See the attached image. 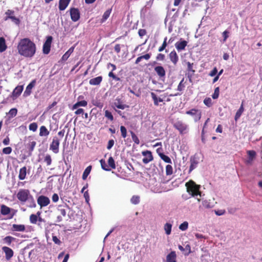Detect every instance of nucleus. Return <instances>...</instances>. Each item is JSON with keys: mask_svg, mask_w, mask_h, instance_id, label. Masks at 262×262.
I'll use <instances>...</instances> for the list:
<instances>
[{"mask_svg": "<svg viewBox=\"0 0 262 262\" xmlns=\"http://www.w3.org/2000/svg\"><path fill=\"white\" fill-rule=\"evenodd\" d=\"M18 53L26 58H32L35 54L36 46L35 43L28 38L20 39L17 46Z\"/></svg>", "mask_w": 262, "mask_h": 262, "instance_id": "nucleus-1", "label": "nucleus"}, {"mask_svg": "<svg viewBox=\"0 0 262 262\" xmlns=\"http://www.w3.org/2000/svg\"><path fill=\"white\" fill-rule=\"evenodd\" d=\"M185 185L187 191L192 195H197L200 194V186L196 184L194 181H188Z\"/></svg>", "mask_w": 262, "mask_h": 262, "instance_id": "nucleus-2", "label": "nucleus"}, {"mask_svg": "<svg viewBox=\"0 0 262 262\" xmlns=\"http://www.w3.org/2000/svg\"><path fill=\"white\" fill-rule=\"evenodd\" d=\"M168 181H154L150 185V189L152 191L156 193H160L163 191H166L165 189H163V186Z\"/></svg>", "mask_w": 262, "mask_h": 262, "instance_id": "nucleus-3", "label": "nucleus"}, {"mask_svg": "<svg viewBox=\"0 0 262 262\" xmlns=\"http://www.w3.org/2000/svg\"><path fill=\"white\" fill-rule=\"evenodd\" d=\"M187 115L191 116L194 120V122L199 121L202 116V111L200 110L192 108L189 111H186Z\"/></svg>", "mask_w": 262, "mask_h": 262, "instance_id": "nucleus-4", "label": "nucleus"}, {"mask_svg": "<svg viewBox=\"0 0 262 262\" xmlns=\"http://www.w3.org/2000/svg\"><path fill=\"white\" fill-rule=\"evenodd\" d=\"M30 195V192L28 189H20L17 194V198L18 200L21 202H26Z\"/></svg>", "mask_w": 262, "mask_h": 262, "instance_id": "nucleus-5", "label": "nucleus"}, {"mask_svg": "<svg viewBox=\"0 0 262 262\" xmlns=\"http://www.w3.org/2000/svg\"><path fill=\"white\" fill-rule=\"evenodd\" d=\"M174 127L178 129L181 134H186L188 131V126L182 121H179L174 124Z\"/></svg>", "mask_w": 262, "mask_h": 262, "instance_id": "nucleus-6", "label": "nucleus"}, {"mask_svg": "<svg viewBox=\"0 0 262 262\" xmlns=\"http://www.w3.org/2000/svg\"><path fill=\"white\" fill-rule=\"evenodd\" d=\"M60 141L57 137H54L50 145V149L54 153L57 154L59 152Z\"/></svg>", "mask_w": 262, "mask_h": 262, "instance_id": "nucleus-7", "label": "nucleus"}, {"mask_svg": "<svg viewBox=\"0 0 262 262\" xmlns=\"http://www.w3.org/2000/svg\"><path fill=\"white\" fill-rule=\"evenodd\" d=\"M53 38L51 36H48L45 42L43 43L42 52L45 54L49 53L51 49V45L52 42Z\"/></svg>", "mask_w": 262, "mask_h": 262, "instance_id": "nucleus-8", "label": "nucleus"}, {"mask_svg": "<svg viewBox=\"0 0 262 262\" xmlns=\"http://www.w3.org/2000/svg\"><path fill=\"white\" fill-rule=\"evenodd\" d=\"M49 199L46 196L40 195L37 199V203L40 207H45L50 204Z\"/></svg>", "mask_w": 262, "mask_h": 262, "instance_id": "nucleus-9", "label": "nucleus"}, {"mask_svg": "<svg viewBox=\"0 0 262 262\" xmlns=\"http://www.w3.org/2000/svg\"><path fill=\"white\" fill-rule=\"evenodd\" d=\"M142 155L144 157L142 161L144 164H147L153 160L151 152L149 150L144 151L142 152Z\"/></svg>", "mask_w": 262, "mask_h": 262, "instance_id": "nucleus-10", "label": "nucleus"}, {"mask_svg": "<svg viewBox=\"0 0 262 262\" xmlns=\"http://www.w3.org/2000/svg\"><path fill=\"white\" fill-rule=\"evenodd\" d=\"M2 250L5 254L6 259L10 260L13 256V251L9 247L4 246L2 247Z\"/></svg>", "mask_w": 262, "mask_h": 262, "instance_id": "nucleus-11", "label": "nucleus"}, {"mask_svg": "<svg viewBox=\"0 0 262 262\" xmlns=\"http://www.w3.org/2000/svg\"><path fill=\"white\" fill-rule=\"evenodd\" d=\"M23 89L24 88L23 85H18L14 89L11 94V97L13 99H15L21 94L23 91Z\"/></svg>", "mask_w": 262, "mask_h": 262, "instance_id": "nucleus-12", "label": "nucleus"}, {"mask_svg": "<svg viewBox=\"0 0 262 262\" xmlns=\"http://www.w3.org/2000/svg\"><path fill=\"white\" fill-rule=\"evenodd\" d=\"M71 17L73 21H77L80 17V14L78 10L75 8H72L70 11Z\"/></svg>", "mask_w": 262, "mask_h": 262, "instance_id": "nucleus-13", "label": "nucleus"}, {"mask_svg": "<svg viewBox=\"0 0 262 262\" xmlns=\"http://www.w3.org/2000/svg\"><path fill=\"white\" fill-rule=\"evenodd\" d=\"M36 84V80H32L26 87V90L24 92V96L27 97L29 96L32 91V89L35 86Z\"/></svg>", "mask_w": 262, "mask_h": 262, "instance_id": "nucleus-14", "label": "nucleus"}, {"mask_svg": "<svg viewBox=\"0 0 262 262\" xmlns=\"http://www.w3.org/2000/svg\"><path fill=\"white\" fill-rule=\"evenodd\" d=\"M169 57L170 61L174 64H176L179 59V57L176 52L175 51H171L169 54Z\"/></svg>", "mask_w": 262, "mask_h": 262, "instance_id": "nucleus-15", "label": "nucleus"}, {"mask_svg": "<svg viewBox=\"0 0 262 262\" xmlns=\"http://www.w3.org/2000/svg\"><path fill=\"white\" fill-rule=\"evenodd\" d=\"M187 42L185 40H183L181 41H179L176 43L175 47L176 48L178 51H182L183 50L186 46H187Z\"/></svg>", "mask_w": 262, "mask_h": 262, "instance_id": "nucleus-16", "label": "nucleus"}, {"mask_svg": "<svg viewBox=\"0 0 262 262\" xmlns=\"http://www.w3.org/2000/svg\"><path fill=\"white\" fill-rule=\"evenodd\" d=\"M176 254L174 251H171L166 256L167 262H176Z\"/></svg>", "mask_w": 262, "mask_h": 262, "instance_id": "nucleus-17", "label": "nucleus"}, {"mask_svg": "<svg viewBox=\"0 0 262 262\" xmlns=\"http://www.w3.org/2000/svg\"><path fill=\"white\" fill-rule=\"evenodd\" d=\"M70 1L71 0H60L59 5V10L61 11L65 10L68 6Z\"/></svg>", "mask_w": 262, "mask_h": 262, "instance_id": "nucleus-18", "label": "nucleus"}, {"mask_svg": "<svg viewBox=\"0 0 262 262\" xmlns=\"http://www.w3.org/2000/svg\"><path fill=\"white\" fill-rule=\"evenodd\" d=\"M25 229L26 227L24 225L13 224L12 225V230L13 231L23 232Z\"/></svg>", "mask_w": 262, "mask_h": 262, "instance_id": "nucleus-19", "label": "nucleus"}, {"mask_svg": "<svg viewBox=\"0 0 262 262\" xmlns=\"http://www.w3.org/2000/svg\"><path fill=\"white\" fill-rule=\"evenodd\" d=\"M50 132L46 126H41L39 128V136L40 137H47L49 135Z\"/></svg>", "mask_w": 262, "mask_h": 262, "instance_id": "nucleus-20", "label": "nucleus"}, {"mask_svg": "<svg viewBox=\"0 0 262 262\" xmlns=\"http://www.w3.org/2000/svg\"><path fill=\"white\" fill-rule=\"evenodd\" d=\"M102 77L98 76L90 79L89 83L91 85H96L99 84L102 81Z\"/></svg>", "mask_w": 262, "mask_h": 262, "instance_id": "nucleus-21", "label": "nucleus"}, {"mask_svg": "<svg viewBox=\"0 0 262 262\" xmlns=\"http://www.w3.org/2000/svg\"><path fill=\"white\" fill-rule=\"evenodd\" d=\"M75 47L73 46L71 47L62 56V60L63 61L67 60L68 58L70 57L71 54L73 52Z\"/></svg>", "mask_w": 262, "mask_h": 262, "instance_id": "nucleus-22", "label": "nucleus"}, {"mask_svg": "<svg viewBox=\"0 0 262 262\" xmlns=\"http://www.w3.org/2000/svg\"><path fill=\"white\" fill-rule=\"evenodd\" d=\"M155 71L157 74L160 77H163L165 75V71L164 69L161 66H158L155 67Z\"/></svg>", "mask_w": 262, "mask_h": 262, "instance_id": "nucleus-23", "label": "nucleus"}, {"mask_svg": "<svg viewBox=\"0 0 262 262\" xmlns=\"http://www.w3.org/2000/svg\"><path fill=\"white\" fill-rule=\"evenodd\" d=\"M11 212V209L8 206L2 205L1 206V213L4 215L9 214Z\"/></svg>", "mask_w": 262, "mask_h": 262, "instance_id": "nucleus-24", "label": "nucleus"}, {"mask_svg": "<svg viewBox=\"0 0 262 262\" xmlns=\"http://www.w3.org/2000/svg\"><path fill=\"white\" fill-rule=\"evenodd\" d=\"M88 102L85 100L78 101L73 105L72 110H76L79 106H86Z\"/></svg>", "mask_w": 262, "mask_h": 262, "instance_id": "nucleus-25", "label": "nucleus"}, {"mask_svg": "<svg viewBox=\"0 0 262 262\" xmlns=\"http://www.w3.org/2000/svg\"><path fill=\"white\" fill-rule=\"evenodd\" d=\"M7 47L5 39L4 37H0V52L2 53L4 52Z\"/></svg>", "mask_w": 262, "mask_h": 262, "instance_id": "nucleus-26", "label": "nucleus"}, {"mask_svg": "<svg viewBox=\"0 0 262 262\" xmlns=\"http://www.w3.org/2000/svg\"><path fill=\"white\" fill-rule=\"evenodd\" d=\"M198 161L195 158H191L190 159V166L189 171H192L198 165Z\"/></svg>", "mask_w": 262, "mask_h": 262, "instance_id": "nucleus-27", "label": "nucleus"}, {"mask_svg": "<svg viewBox=\"0 0 262 262\" xmlns=\"http://www.w3.org/2000/svg\"><path fill=\"white\" fill-rule=\"evenodd\" d=\"M151 96L155 105H158L159 102H161L163 101V99L161 98H158L157 95L154 93L152 92L151 93Z\"/></svg>", "mask_w": 262, "mask_h": 262, "instance_id": "nucleus-28", "label": "nucleus"}, {"mask_svg": "<svg viewBox=\"0 0 262 262\" xmlns=\"http://www.w3.org/2000/svg\"><path fill=\"white\" fill-rule=\"evenodd\" d=\"M91 170H92L91 166H89L85 168V169L84 170V171L82 174V178L83 180L86 179V178H88V176L90 174Z\"/></svg>", "mask_w": 262, "mask_h": 262, "instance_id": "nucleus-29", "label": "nucleus"}, {"mask_svg": "<svg viewBox=\"0 0 262 262\" xmlns=\"http://www.w3.org/2000/svg\"><path fill=\"white\" fill-rule=\"evenodd\" d=\"M244 111L243 103H242L236 113L235 116V120L236 121L237 120L239 117H241V115L243 113Z\"/></svg>", "mask_w": 262, "mask_h": 262, "instance_id": "nucleus-30", "label": "nucleus"}, {"mask_svg": "<svg viewBox=\"0 0 262 262\" xmlns=\"http://www.w3.org/2000/svg\"><path fill=\"white\" fill-rule=\"evenodd\" d=\"M27 169L26 167L21 168L19 170V178L20 180H24L26 176Z\"/></svg>", "mask_w": 262, "mask_h": 262, "instance_id": "nucleus-31", "label": "nucleus"}, {"mask_svg": "<svg viewBox=\"0 0 262 262\" xmlns=\"http://www.w3.org/2000/svg\"><path fill=\"white\" fill-rule=\"evenodd\" d=\"M248 154L249 156V159L247 161V163H251L253 159L255 156L256 153L253 150H249L248 151Z\"/></svg>", "mask_w": 262, "mask_h": 262, "instance_id": "nucleus-32", "label": "nucleus"}, {"mask_svg": "<svg viewBox=\"0 0 262 262\" xmlns=\"http://www.w3.org/2000/svg\"><path fill=\"white\" fill-rule=\"evenodd\" d=\"M111 11H112L111 9H108L106 11H105V12L104 13V14L102 16V18L101 20V23H104L109 17V16L111 14Z\"/></svg>", "mask_w": 262, "mask_h": 262, "instance_id": "nucleus-33", "label": "nucleus"}, {"mask_svg": "<svg viewBox=\"0 0 262 262\" xmlns=\"http://www.w3.org/2000/svg\"><path fill=\"white\" fill-rule=\"evenodd\" d=\"M15 240V238L11 236H7L3 239L4 243L9 246L11 245L12 242Z\"/></svg>", "mask_w": 262, "mask_h": 262, "instance_id": "nucleus-34", "label": "nucleus"}, {"mask_svg": "<svg viewBox=\"0 0 262 262\" xmlns=\"http://www.w3.org/2000/svg\"><path fill=\"white\" fill-rule=\"evenodd\" d=\"M172 225L170 223H166L164 225V230L167 235H169L171 233V231Z\"/></svg>", "mask_w": 262, "mask_h": 262, "instance_id": "nucleus-35", "label": "nucleus"}, {"mask_svg": "<svg viewBox=\"0 0 262 262\" xmlns=\"http://www.w3.org/2000/svg\"><path fill=\"white\" fill-rule=\"evenodd\" d=\"M159 155L160 157V158L164 162H165L166 163H171V159L167 156H166V155H164L163 154H162V153H159Z\"/></svg>", "mask_w": 262, "mask_h": 262, "instance_id": "nucleus-36", "label": "nucleus"}, {"mask_svg": "<svg viewBox=\"0 0 262 262\" xmlns=\"http://www.w3.org/2000/svg\"><path fill=\"white\" fill-rule=\"evenodd\" d=\"M17 113V110L15 108H11L9 113L8 115L9 118H13L16 115Z\"/></svg>", "mask_w": 262, "mask_h": 262, "instance_id": "nucleus-37", "label": "nucleus"}, {"mask_svg": "<svg viewBox=\"0 0 262 262\" xmlns=\"http://www.w3.org/2000/svg\"><path fill=\"white\" fill-rule=\"evenodd\" d=\"M44 162L46 163L48 166H49L51 164L52 159L50 155L47 154L45 155L44 158Z\"/></svg>", "mask_w": 262, "mask_h": 262, "instance_id": "nucleus-38", "label": "nucleus"}, {"mask_svg": "<svg viewBox=\"0 0 262 262\" xmlns=\"http://www.w3.org/2000/svg\"><path fill=\"white\" fill-rule=\"evenodd\" d=\"M108 164L109 165V167L111 168L115 169L116 167L115 161L113 159V157H110L108 159Z\"/></svg>", "mask_w": 262, "mask_h": 262, "instance_id": "nucleus-39", "label": "nucleus"}, {"mask_svg": "<svg viewBox=\"0 0 262 262\" xmlns=\"http://www.w3.org/2000/svg\"><path fill=\"white\" fill-rule=\"evenodd\" d=\"M130 134H131L132 138L133 141L136 144H139L140 143V140H139V138H138V137L133 132H131Z\"/></svg>", "mask_w": 262, "mask_h": 262, "instance_id": "nucleus-40", "label": "nucleus"}, {"mask_svg": "<svg viewBox=\"0 0 262 262\" xmlns=\"http://www.w3.org/2000/svg\"><path fill=\"white\" fill-rule=\"evenodd\" d=\"M38 127V125L36 123L33 122L31 123L29 126V129L30 130L35 132L36 131Z\"/></svg>", "mask_w": 262, "mask_h": 262, "instance_id": "nucleus-41", "label": "nucleus"}, {"mask_svg": "<svg viewBox=\"0 0 262 262\" xmlns=\"http://www.w3.org/2000/svg\"><path fill=\"white\" fill-rule=\"evenodd\" d=\"M131 202L134 204H138L140 202V198L137 195H134L130 200Z\"/></svg>", "mask_w": 262, "mask_h": 262, "instance_id": "nucleus-42", "label": "nucleus"}, {"mask_svg": "<svg viewBox=\"0 0 262 262\" xmlns=\"http://www.w3.org/2000/svg\"><path fill=\"white\" fill-rule=\"evenodd\" d=\"M188 227V223L187 222H184L183 223H182L180 226L179 229L181 230L182 231H185L187 229Z\"/></svg>", "mask_w": 262, "mask_h": 262, "instance_id": "nucleus-43", "label": "nucleus"}, {"mask_svg": "<svg viewBox=\"0 0 262 262\" xmlns=\"http://www.w3.org/2000/svg\"><path fill=\"white\" fill-rule=\"evenodd\" d=\"M30 221L32 224H36L37 221V216L34 214H32L30 216Z\"/></svg>", "mask_w": 262, "mask_h": 262, "instance_id": "nucleus-44", "label": "nucleus"}, {"mask_svg": "<svg viewBox=\"0 0 262 262\" xmlns=\"http://www.w3.org/2000/svg\"><path fill=\"white\" fill-rule=\"evenodd\" d=\"M204 103L208 107H210L212 105V100L210 98H206L204 100Z\"/></svg>", "mask_w": 262, "mask_h": 262, "instance_id": "nucleus-45", "label": "nucleus"}, {"mask_svg": "<svg viewBox=\"0 0 262 262\" xmlns=\"http://www.w3.org/2000/svg\"><path fill=\"white\" fill-rule=\"evenodd\" d=\"M220 89L219 87L215 89L213 94L212 95V97L214 99H217L219 96Z\"/></svg>", "mask_w": 262, "mask_h": 262, "instance_id": "nucleus-46", "label": "nucleus"}, {"mask_svg": "<svg viewBox=\"0 0 262 262\" xmlns=\"http://www.w3.org/2000/svg\"><path fill=\"white\" fill-rule=\"evenodd\" d=\"M104 116L105 117L108 118L111 121H113L114 119L113 116L112 115L111 112H110L108 110L105 111Z\"/></svg>", "mask_w": 262, "mask_h": 262, "instance_id": "nucleus-47", "label": "nucleus"}, {"mask_svg": "<svg viewBox=\"0 0 262 262\" xmlns=\"http://www.w3.org/2000/svg\"><path fill=\"white\" fill-rule=\"evenodd\" d=\"M120 131L122 137L124 138H126L127 136V131L126 128L124 126H121Z\"/></svg>", "mask_w": 262, "mask_h": 262, "instance_id": "nucleus-48", "label": "nucleus"}, {"mask_svg": "<svg viewBox=\"0 0 262 262\" xmlns=\"http://www.w3.org/2000/svg\"><path fill=\"white\" fill-rule=\"evenodd\" d=\"M12 152V148L10 147H7L3 149V153L6 155H9Z\"/></svg>", "mask_w": 262, "mask_h": 262, "instance_id": "nucleus-49", "label": "nucleus"}, {"mask_svg": "<svg viewBox=\"0 0 262 262\" xmlns=\"http://www.w3.org/2000/svg\"><path fill=\"white\" fill-rule=\"evenodd\" d=\"M166 40H167V38L166 37V38H165V39H164V41H163V44H162V46H161V47H160L159 48L158 51H159V52H162V51H163L165 49V48L166 47V46H167Z\"/></svg>", "mask_w": 262, "mask_h": 262, "instance_id": "nucleus-50", "label": "nucleus"}, {"mask_svg": "<svg viewBox=\"0 0 262 262\" xmlns=\"http://www.w3.org/2000/svg\"><path fill=\"white\" fill-rule=\"evenodd\" d=\"M9 18H10L12 21L16 25H18L20 23V20L18 18L15 17L13 16H9Z\"/></svg>", "mask_w": 262, "mask_h": 262, "instance_id": "nucleus-51", "label": "nucleus"}, {"mask_svg": "<svg viewBox=\"0 0 262 262\" xmlns=\"http://www.w3.org/2000/svg\"><path fill=\"white\" fill-rule=\"evenodd\" d=\"M102 168L105 170H109L110 169L106 165L105 161L103 160H101L100 161Z\"/></svg>", "mask_w": 262, "mask_h": 262, "instance_id": "nucleus-52", "label": "nucleus"}, {"mask_svg": "<svg viewBox=\"0 0 262 262\" xmlns=\"http://www.w3.org/2000/svg\"><path fill=\"white\" fill-rule=\"evenodd\" d=\"M166 172L167 174H171L172 173V167L170 165H167L166 167Z\"/></svg>", "mask_w": 262, "mask_h": 262, "instance_id": "nucleus-53", "label": "nucleus"}, {"mask_svg": "<svg viewBox=\"0 0 262 262\" xmlns=\"http://www.w3.org/2000/svg\"><path fill=\"white\" fill-rule=\"evenodd\" d=\"M229 31H228L227 30H225V31H224L222 33V35L224 37V39H223V42H225L226 40H227V38L229 37Z\"/></svg>", "mask_w": 262, "mask_h": 262, "instance_id": "nucleus-54", "label": "nucleus"}, {"mask_svg": "<svg viewBox=\"0 0 262 262\" xmlns=\"http://www.w3.org/2000/svg\"><path fill=\"white\" fill-rule=\"evenodd\" d=\"M184 87H185V85L183 84V79L179 83V84L178 86L177 90L179 91H182V90H183Z\"/></svg>", "mask_w": 262, "mask_h": 262, "instance_id": "nucleus-55", "label": "nucleus"}, {"mask_svg": "<svg viewBox=\"0 0 262 262\" xmlns=\"http://www.w3.org/2000/svg\"><path fill=\"white\" fill-rule=\"evenodd\" d=\"M58 211L62 216H66L67 214V211L64 208H59Z\"/></svg>", "mask_w": 262, "mask_h": 262, "instance_id": "nucleus-56", "label": "nucleus"}, {"mask_svg": "<svg viewBox=\"0 0 262 262\" xmlns=\"http://www.w3.org/2000/svg\"><path fill=\"white\" fill-rule=\"evenodd\" d=\"M217 73V70L216 68H214L210 72L209 75L211 77L215 76Z\"/></svg>", "mask_w": 262, "mask_h": 262, "instance_id": "nucleus-57", "label": "nucleus"}, {"mask_svg": "<svg viewBox=\"0 0 262 262\" xmlns=\"http://www.w3.org/2000/svg\"><path fill=\"white\" fill-rule=\"evenodd\" d=\"M146 31L144 29H140L138 31L139 35L141 37H143V36H144L146 34Z\"/></svg>", "mask_w": 262, "mask_h": 262, "instance_id": "nucleus-58", "label": "nucleus"}, {"mask_svg": "<svg viewBox=\"0 0 262 262\" xmlns=\"http://www.w3.org/2000/svg\"><path fill=\"white\" fill-rule=\"evenodd\" d=\"M84 197L85 199V201L88 203L90 200V196L88 192V190L85 191L83 194Z\"/></svg>", "mask_w": 262, "mask_h": 262, "instance_id": "nucleus-59", "label": "nucleus"}, {"mask_svg": "<svg viewBox=\"0 0 262 262\" xmlns=\"http://www.w3.org/2000/svg\"><path fill=\"white\" fill-rule=\"evenodd\" d=\"M114 144V141L113 140H109V141L108 142L107 146V148L108 149H110L113 146Z\"/></svg>", "mask_w": 262, "mask_h": 262, "instance_id": "nucleus-60", "label": "nucleus"}, {"mask_svg": "<svg viewBox=\"0 0 262 262\" xmlns=\"http://www.w3.org/2000/svg\"><path fill=\"white\" fill-rule=\"evenodd\" d=\"M52 199L53 202H57L59 200L58 194L56 193H54L52 195Z\"/></svg>", "mask_w": 262, "mask_h": 262, "instance_id": "nucleus-61", "label": "nucleus"}, {"mask_svg": "<svg viewBox=\"0 0 262 262\" xmlns=\"http://www.w3.org/2000/svg\"><path fill=\"white\" fill-rule=\"evenodd\" d=\"M193 64L190 63L189 62H187V68L189 71H191L192 73L194 72V71L192 69Z\"/></svg>", "mask_w": 262, "mask_h": 262, "instance_id": "nucleus-62", "label": "nucleus"}, {"mask_svg": "<svg viewBox=\"0 0 262 262\" xmlns=\"http://www.w3.org/2000/svg\"><path fill=\"white\" fill-rule=\"evenodd\" d=\"M165 58V55L163 54L159 53L157 56V59L158 60H163Z\"/></svg>", "mask_w": 262, "mask_h": 262, "instance_id": "nucleus-63", "label": "nucleus"}, {"mask_svg": "<svg viewBox=\"0 0 262 262\" xmlns=\"http://www.w3.org/2000/svg\"><path fill=\"white\" fill-rule=\"evenodd\" d=\"M53 241L57 245H60L61 243L60 241L57 238L56 236H53Z\"/></svg>", "mask_w": 262, "mask_h": 262, "instance_id": "nucleus-64", "label": "nucleus"}]
</instances>
